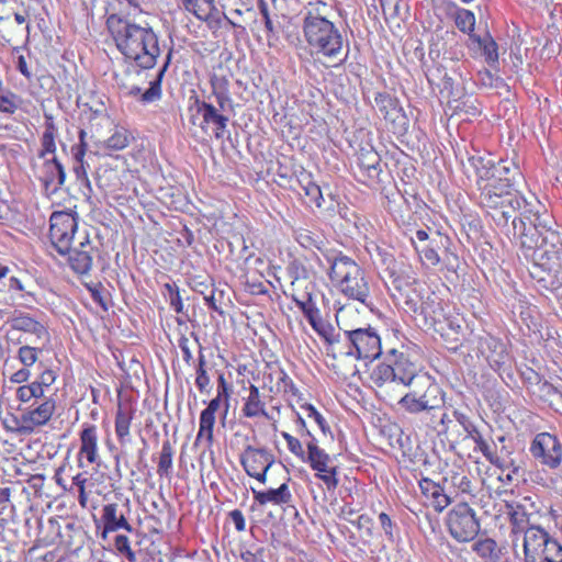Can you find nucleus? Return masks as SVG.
Listing matches in <instances>:
<instances>
[{
  "instance_id": "obj_57",
  "label": "nucleus",
  "mask_w": 562,
  "mask_h": 562,
  "mask_svg": "<svg viewBox=\"0 0 562 562\" xmlns=\"http://www.w3.org/2000/svg\"><path fill=\"white\" fill-rule=\"evenodd\" d=\"M113 546H115L116 553L123 555V558L127 559L128 562H135V552L130 546V539L127 536L116 535Z\"/></svg>"
},
{
  "instance_id": "obj_13",
  "label": "nucleus",
  "mask_w": 562,
  "mask_h": 562,
  "mask_svg": "<svg viewBox=\"0 0 562 562\" xmlns=\"http://www.w3.org/2000/svg\"><path fill=\"white\" fill-rule=\"evenodd\" d=\"M446 525H448L449 535L458 542H469L480 531V522L474 515V510L465 502L452 507L448 514Z\"/></svg>"
},
{
  "instance_id": "obj_14",
  "label": "nucleus",
  "mask_w": 562,
  "mask_h": 562,
  "mask_svg": "<svg viewBox=\"0 0 562 562\" xmlns=\"http://www.w3.org/2000/svg\"><path fill=\"white\" fill-rule=\"evenodd\" d=\"M311 467L314 476L325 484L328 492H334L339 484L337 479V467L333 464L329 454L318 447L317 440L307 441V458L300 459Z\"/></svg>"
},
{
  "instance_id": "obj_20",
  "label": "nucleus",
  "mask_w": 562,
  "mask_h": 562,
  "mask_svg": "<svg viewBox=\"0 0 562 562\" xmlns=\"http://www.w3.org/2000/svg\"><path fill=\"white\" fill-rule=\"evenodd\" d=\"M54 151L55 143H44V150L41 151L42 164L37 168L38 181L47 194L55 193L64 183L63 166L55 159Z\"/></svg>"
},
{
  "instance_id": "obj_9",
  "label": "nucleus",
  "mask_w": 562,
  "mask_h": 562,
  "mask_svg": "<svg viewBox=\"0 0 562 562\" xmlns=\"http://www.w3.org/2000/svg\"><path fill=\"white\" fill-rule=\"evenodd\" d=\"M409 392L402 395L398 406L408 414L425 413L435 417V413L441 408L443 402L440 396V387L429 378L416 380L411 384Z\"/></svg>"
},
{
  "instance_id": "obj_4",
  "label": "nucleus",
  "mask_w": 562,
  "mask_h": 562,
  "mask_svg": "<svg viewBox=\"0 0 562 562\" xmlns=\"http://www.w3.org/2000/svg\"><path fill=\"white\" fill-rule=\"evenodd\" d=\"M106 27L120 53L135 67L149 70L157 65L161 49L159 37L151 26H142L113 13L106 19Z\"/></svg>"
},
{
  "instance_id": "obj_25",
  "label": "nucleus",
  "mask_w": 562,
  "mask_h": 562,
  "mask_svg": "<svg viewBox=\"0 0 562 562\" xmlns=\"http://www.w3.org/2000/svg\"><path fill=\"white\" fill-rule=\"evenodd\" d=\"M452 417H454L456 423H458L459 427L463 428V438L464 440L471 439L475 442V451H479L492 464L498 465V458L492 449V446L488 441L483 437L481 431L473 424L471 418L463 412L454 409L452 411Z\"/></svg>"
},
{
  "instance_id": "obj_64",
  "label": "nucleus",
  "mask_w": 562,
  "mask_h": 562,
  "mask_svg": "<svg viewBox=\"0 0 562 562\" xmlns=\"http://www.w3.org/2000/svg\"><path fill=\"white\" fill-rule=\"evenodd\" d=\"M31 372L30 367H22L21 369H18L16 372L11 374L9 376V382H11L14 385H18V387L22 385H27L33 383L34 380L30 381Z\"/></svg>"
},
{
  "instance_id": "obj_32",
  "label": "nucleus",
  "mask_w": 562,
  "mask_h": 562,
  "mask_svg": "<svg viewBox=\"0 0 562 562\" xmlns=\"http://www.w3.org/2000/svg\"><path fill=\"white\" fill-rule=\"evenodd\" d=\"M79 461L86 460L87 464L99 463V430L95 424L83 423L79 432Z\"/></svg>"
},
{
  "instance_id": "obj_63",
  "label": "nucleus",
  "mask_w": 562,
  "mask_h": 562,
  "mask_svg": "<svg viewBox=\"0 0 562 562\" xmlns=\"http://www.w3.org/2000/svg\"><path fill=\"white\" fill-rule=\"evenodd\" d=\"M211 94L229 93V80L225 76L213 75L210 80Z\"/></svg>"
},
{
  "instance_id": "obj_30",
  "label": "nucleus",
  "mask_w": 562,
  "mask_h": 562,
  "mask_svg": "<svg viewBox=\"0 0 562 562\" xmlns=\"http://www.w3.org/2000/svg\"><path fill=\"white\" fill-rule=\"evenodd\" d=\"M245 390L246 395L241 397V417L250 420H269L270 414L260 389L250 384Z\"/></svg>"
},
{
  "instance_id": "obj_21",
  "label": "nucleus",
  "mask_w": 562,
  "mask_h": 562,
  "mask_svg": "<svg viewBox=\"0 0 562 562\" xmlns=\"http://www.w3.org/2000/svg\"><path fill=\"white\" fill-rule=\"evenodd\" d=\"M406 305L411 312L422 315L423 326L443 336L445 312L439 296L430 293L422 302L407 300Z\"/></svg>"
},
{
  "instance_id": "obj_39",
  "label": "nucleus",
  "mask_w": 562,
  "mask_h": 562,
  "mask_svg": "<svg viewBox=\"0 0 562 562\" xmlns=\"http://www.w3.org/2000/svg\"><path fill=\"white\" fill-rule=\"evenodd\" d=\"M426 427L437 435L443 436L452 448H456L457 445L464 440L462 432L453 429L452 420L447 413L435 415V417L430 416V424H426Z\"/></svg>"
},
{
  "instance_id": "obj_16",
  "label": "nucleus",
  "mask_w": 562,
  "mask_h": 562,
  "mask_svg": "<svg viewBox=\"0 0 562 562\" xmlns=\"http://www.w3.org/2000/svg\"><path fill=\"white\" fill-rule=\"evenodd\" d=\"M222 408V416L226 417L228 408H231V397L215 396L206 403V407L200 413V420H198V434L194 438V448L205 445L206 450L211 451L214 443V417Z\"/></svg>"
},
{
  "instance_id": "obj_35",
  "label": "nucleus",
  "mask_w": 562,
  "mask_h": 562,
  "mask_svg": "<svg viewBox=\"0 0 562 562\" xmlns=\"http://www.w3.org/2000/svg\"><path fill=\"white\" fill-rule=\"evenodd\" d=\"M135 418V407L130 400L119 401L115 412V436L120 446H125L130 441V429Z\"/></svg>"
},
{
  "instance_id": "obj_59",
  "label": "nucleus",
  "mask_w": 562,
  "mask_h": 562,
  "mask_svg": "<svg viewBox=\"0 0 562 562\" xmlns=\"http://www.w3.org/2000/svg\"><path fill=\"white\" fill-rule=\"evenodd\" d=\"M479 46L483 49V54L488 64L498 61L497 44L490 34H487L485 38H482V44H479Z\"/></svg>"
},
{
  "instance_id": "obj_2",
  "label": "nucleus",
  "mask_w": 562,
  "mask_h": 562,
  "mask_svg": "<svg viewBox=\"0 0 562 562\" xmlns=\"http://www.w3.org/2000/svg\"><path fill=\"white\" fill-rule=\"evenodd\" d=\"M513 238L533 263V279L549 291L562 286V232L546 225L540 215L521 213L513 226Z\"/></svg>"
},
{
  "instance_id": "obj_22",
  "label": "nucleus",
  "mask_w": 562,
  "mask_h": 562,
  "mask_svg": "<svg viewBox=\"0 0 562 562\" xmlns=\"http://www.w3.org/2000/svg\"><path fill=\"white\" fill-rule=\"evenodd\" d=\"M374 103L380 114L391 124L393 134L404 135L407 131L408 120L398 99L386 91L375 92Z\"/></svg>"
},
{
  "instance_id": "obj_46",
  "label": "nucleus",
  "mask_w": 562,
  "mask_h": 562,
  "mask_svg": "<svg viewBox=\"0 0 562 562\" xmlns=\"http://www.w3.org/2000/svg\"><path fill=\"white\" fill-rule=\"evenodd\" d=\"M449 108L453 114H465L469 116H476L480 114V103L476 98L464 95L458 99H451L448 102Z\"/></svg>"
},
{
  "instance_id": "obj_7",
  "label": "nucleus",
  "mask_w": 562,
  "mask_h": 562,
  "mask_svg": "<svg viewBox=\"0 0 562 562\" xmlns=\"http://www.w3.org/2000/svg\"><path fill=\"white\" fill-rule=\"evenodd\" d=\"M303 34L312 53L329 58H339L345 46L339 29L327 18L304 14Z\"/></svg>"
},
{
  "instance_id": "obj_56",
  "label": "nucleus",
  "mask_w": 562,
  "mask_h": 562,
  "mask_svg": "<svg viewBox=\"0 0 562 562\" xmlns=\"http://www.w3.org/2000/svg\"><path fill=\"white\" fill-rule=\"evenodd\" d=\"M281 438H283L284 442H286V448L290 453L295 456L299 460H305L306 451L303 449V445L299 438L292 436L288 431L281 432Z\"/></svg>"
},
{
  "instance_id": "obj_41",
  "label": "nucleus",
  "mask_w": 562,
  "mask_h": 562,
  "mask_svg": "<svg viewBox=\"0 0 562 562\" xmlns=\"http://www.w3.org/2000/svg\"><path fill=\"white\" fill-rule=\"evenodd\" d=\"M276 391L286 398L288 404H291L292 401L303 402V393L300 392L293 379L282 368L276 371Z\"/></svg>"
},
{
  "instance_id": "obj_24",
  "label": "nucleus",
  "mask_w": 562,
  "mask_h": 562,
  "mask_svg": "<svg viewBox=\"0 0 562 562\" xmlns=\"http://www.w3.org/2000/svg\"><path fill=\"white\" fill-rule=\"evenodd\" d=\"M196 104L198 112L203 117L202 128L205 133H209V130H211L210 135L213 134L217 139L226 138L227 140H231L229 132L226 128L228 114L221 112V110H218L212 102L198 101Z\"/></svg>"
},
{
  "instance_id": "obj_8",
  "label": "nucleus",
  "mask_w": 562,
  "mask_h": 562,
  "mask_svg": "<svg viewBox=\"0 0 562 562\" xmlns=\"http://www.w3.org/2000/svg\"><path fill=\"white\" fill-rule=\"evenodd\" d=\"M351 313L350 307L341 306L336 311V325L344 331L345 339L353 347V352L362 360H375L381 355V338L372 327H353L346 317Z\"/></svg>"
},
{
  "instance_id": "obj_17",
  "label": "nucleus",
  "mask_w": 562,
  "mask_h": 562,
  "mask_svg": "<svg viewBox=\"0 0 562 562\" xmlns=\"http://www.w3.org/2000/svg\"><path fill=\"white\" fill-rule=\"evenodd\" d=\"M49 240L58 254H64L71 246L78 229L76 215L70 211H54L49 218Z\"/></svg>"
},
{
  "instance_id": "obj_27",
  "label": "nucleus",
  "mask_w": 562,
  "mask_h": 562,
  "mask_svg": "<svg viewBox=\"0 0 562 562\" xmlns=\"http://www.w3.org/2000/svg\"><path fill=\"white\" fill-rule=\"evenodd\" d=\"M98 529L101 530L99 531V537L104 541L109 535L120 530L131 533L132 525H130L128 519H126L123 513L120 512L116 503H106L103 509H101Z\"/></svg>"
},
{
  "instance_id": "obj_50",
  "label": "nucleus",
  "mask_w": 562,
  "mask_h": 562,
  "mask_svg": "<svg viewBox=\"0 0 562 562\" xmlns=\"http://www.w3.org/2000/svg\"><path fill=\"white\" fill-rule=\"evenodd\" d=\"M186 11L200 20H205L210 10L214 8V0H181Z\"/></svg>"
},
{
  "instance_id": "obj_38",
  "label": "nucleus",
  "mask_w": 562,
  "mask_h": 562,
  "mask_svg": "<svg viewBox=\"0 0 562 562\" xmlns=\"http://www.w3.org/2000/svg\"><path fill=\"white\" fill-rule=\"evenodd\" d=\"M482 346L485 347V350L482 352H484L485 360H487L492 370L499 372L509 366V352L501 340L487 337Z\"/></svg>"
},
{
  "instance_id": "obj_61",
  "label": "nucleus",
  "mask_w": 562,
  "mask_h": 562,
  "mask_svg": "<svg viewBox=\"0 0 562 562\" xmlns=\"http://www.w3.org/2000/svg\"><path fill=\"white\" fill-rule=\"evenodd\" d=\"M12 494V491L10 487H0V529L5 528V526L9 524V520L3 517L5 514V510L10 507V495Z\"/></svg>"
},
{
  "instance_id": "obj_60",
  "label": "nucleus",
  "mask_w": 562,
  "mask_h": 562,
  "mask_svg": "<svg viewBox=\"0 0 562 562\" xmlns=\"http://www.w3.org/2000/svg\"><path fill=\"white\" fill-rule=\"evenodd\" d=\"M308 325H311L312 330L316 331L317 336H319L321 339H330L342 336L337 334L336 330H334L333 325H330V323L326 321L308 322Z\"/></svg>"
},
{
  "instance_id": "obj_45",
  "label": "nucleus",
  "mask_w": 562,
  "mask_h": 562,
  "mask_svg": "<svg viewBox=\"0 0 562 562\" xmlns=\"http://www.w3.org/2000/svg\"><path fill=\"white\" fill-rule=\"evenodd\" d=\"M173 446L167 439L161 442L160 454H158V462H156V474L160 476V479H170L171 477V469L173 468Z\"/></svg>"
},
{
  "instance_id": "obj_37",
  "label": "nucleus",
  "mask_w": 562,
  "mask_h": 562,
  "mask_svg": "<svg viewBox=\"0 0 562 562\" xmlns=\"http://www.w3.org/2000/svg\"><path fill=\"white\" fill-rule=\"evenodd\" d=\"M266 175L271 177L278 186L291 191H296V184L301 182L294 175L293 166L279 160L267 162Z\"/></svg>"
},
{
  "instance_id": "obj_44",
  "label": "nucleus",
  "mask_w": 562,
  "mask_h": 562,
  "mask_svg": "<svg viewBox=\"0 0 562 562\" xmlns=\"http://www.w3.org/2000/svg\"><path fill=\"white\" fill-rule=\"evenodd\" d=\"M70 151L71 157H74L75 177H77V180H79L80 183L90 188V180H88L87 177L88 164L83 160L85 153H87V143H75V145L71 146Z\"/></svg>"
},
{
  "instance_id": "obj_43",
  "label": "nucleus",
  "mask_w": 562,
  "mask_h": 562,
  "mask_svg": "<svg viewBox=\"0 0 562 562\" xmlns=\"http://www.w3.org/2000/svg\"><path fill=\"white\" fill-rule=\"evenodd\" d=\"M11 327L18 331L32 334L37 337V339H44L48 337V333L45 326L27 315L21 314L13 317V321H11Z\"/></svg>"
},
{
  "instance_id": "obj_55",
  "label": "nucleus",
  "mask_w": 562,
  "mask_h": 562,
  "mask_svg": "<svg viewBox=\"0 0 562 562\" xmlns=\"http://www.w3.org/2000/svg\"><path fill=\"white\" fill-rule=\"evenodd\" d=\"M300 408L304 409L307 413V417L314 419L316 422L317 427H319L321 432L327 435L330 432L329 424H327L326 418L321 415V413L310 403L300 402Z\"/></svg>"
},
{
  "instance_id": "obj_36",
  "label": "nucleus",
  "mask_w": 562,
  "mask_h": 562,
  "mask_svg": "<svg viewBox=\"0 0 562 562\" xmlns=\"http://www.w3.org/2000/svg\"><path fill=\"white\" fill-rule=\"evenodd\" d=\"M419 491L425 497L426 505L434 508L435 512L441 513L445 508L449 507L450 498L445 494L440 484L436 483L429 477L419 480Z\"/></svg>"
},
{
  "instance_id": "obj_19",
  "label": "nucleus",
  "mask_w": 562,
  "mask_h": 562,
  "mask_svg": "<svg viewBox=\"0 0 562 562\" xmlns=\"http://www.w3.org/2000/svg\"><path fill=\"white\" fill-rule=\"evenodd\" d=\"M443 483L451 486L456 494L473 497L474 495V480L469 470L468 463L454 457L446 461L442 467Z\"/></svg>"
},
{
  "instance_id": "obj_6",
  "label": "nucleus",
  "mask_w": 562,
  "mask_h": 562,
  "mask_svg": "<svg viewBox=\"0 0 562 562\" xmlns=\"http://www.w3.org/2000/svg\"><path fill=\"white\" fill-rule=\"evenodd\" d=\"M411 244L424 268L432 269L440 263L443 269L451 272H456L459 268V257L452 250V240L446 234L416 231V241L411 238Z\"/></svg>"
},
{
  "instance_id": "obj_52",
  "label": "nucleus",
  "mask_w": 562,
  "mask_h": 562,
  "mask_svg": "<svg viewBox=\"0 0 562 562\" xmlns=\"http://www.w3.org/2000/svg\"><path fill=\"white\" fill-rule=\"evenodd\" d=\"M164 297L169 301L170 307L177 314H182L183 312V303L182 297L180 296V291H178V286L176 283H165L164 284Z\"/></svg>"
},
{
  "instance_id": "obj_28",
  "label": "nucleus",
  "mask_w": 562,
  "mask_h": 562,
  "mask_svg": "<svg viewBox=\"0 0 562 562\" xmlns=\"http://www.w3.org/2000/svg\"><path fill=\"white\" fill-rule=\"evenodd\" d=\"M390 196L386 195V199ZM386 209H389V212L392 213V216H394L395 222H397L398 227H401L402 232H404V235H412L413 233L416 234L417 231H424L423 228H419L420 220L423 218V214L426 213V204L420 203L418 206H416L415 211H412L408 207H395L393 206V200L389 199V205H386ZM428 233H432L431 228L425 229Z\"/></svg>"
},
{
  "instance_id": "obj_23",
  "label": "nucleus",
  "mask_w": 562,
  "mask_h": 562,
  "mask_svg": "<svg viewBox=\"0 0 562 562\" xmlns=\"http://www.w3.org/2000/svg\"><path fill=\"white\" fill-rule=\"evenodd\" d=\"M530 454L544 467L558 469L561 464L562 447L558 437L549 432H540L530 443Z\"/></svg>"
},
{
  "instance_id": "obj_34",
  "label": "nucleus",
  "mask_w": 562,
  "mask_h": 562,
  "mask_svg": "<svg viewBox=\"0 0 562 562\" xmlns=\"http://www.w3.org/2000/svg\"><path fill=\"white\" fill-rule=\"evenodd\" d=\"M172 52L171 49L166 55L165 61L161 67L158 69L155 78L150 80L148 89L142 92V89L137 86L131 87L127 94L131 97L139 95V101L142 103H151L161 99V82L162 78L171 63Z\"/></svg>"
},
{
  "instance_id": "obj_53",
  "label": "nucleus",
  "mask_w": 562,
  "mask_h": 562,
  "mask_svg": "<svg viewBox=\"0 0 562 562\" xmlns=\"http://www.w3.org/2000/svg\"><path fill=\"white\" fill-rule=\"evenodd\" d=\"M40 352H42V349L25 345L18 348L16 359L23 368H32L38 360Z\"/></svg>"
},
{
  "instance_id": "obj_1",
  "label": "nucleus",
  "mask_w": 562,
  "mask_h": 562,
  "mask_svg": "<svg viewBox=\"0 0 562 562\" xmlns=\"http://www.w3.org/2000/svg\"><path fill=\"white\" fill-rule=\"evenodd\" d=\"M456 158L467 161L475 170L476 204L492 220L497 229L506 235L509 233V222L519 223L522 213L536 214L525 200L513 189L509 168L494 162L490 154L476 147L474 143H454L452 146Z\"/></svg>"
},
{
  "instance_id": "obj_48",
  "label": "nucleus",
  "mask_w": 562,
  "mask_h": 562,
  "mask_svg": "<svg viewBox=\"0 0 562 562\" xmlns=\"http://www.w3.org/2000/svg\"><path fill=\"white\" fill-rule=\"evenodd\" d=\"M395 381L398 382V374L391 370L386 363H378L369 371V382L378 387Z\"/></svg>"
},
{
  "instance_id": "obj_62",
  "label": "nucleus",
  "mask_w": 562,
  "mask_h": 562,
  "mask_svg": "<svg viewBox=\"0 0 562 562\" xmlns=\"http://www.w3.org/2000/svg\"><path fill=\"white\" fill-rule=\"evenodd\" d=\"M44 117L45 122L42 140H54L58 137V124L55 122L52 114L45 113Z\"/></svg>"
},
{
  "instance_id": "obj_54",
  "label": "nucleus",
  "mask_w": 562,
  "mask_h": 562,
  "mask_svg": "<svg viewBox=\"0 0 562 562\" xmlns=\"http://www.w3.org/2000/svg\"><path fill=\"white\" fill-rule=\"evenodd\" d=\"M21 104H22V99L18 94L8 90L0 98V112L7 113V114H13L21 106Z\"/></svg>"
},
{
  "instance_id": "obj_33",
  "label": "nucleus",
  "mask_w": 562,
  "mask_h": 562,
  "mask_svg": "<svg viewBox=\"0 0 562 562\" xmlns=\"http://www.w3.org/2000/svg\"><path fill=\"white\" fill-rule=\"evenodd\" d=\"M291 477L286 475L283 483L279 484L277 488H268L266 491H256L251 488V495H254V502L260 507L271 506H283L293 499V495L289 490V482Z\"/></svg>"
},
{
  "instance_id": "obj_49",
  "label": "nucleus",
  "mask_w": 562,
  "mask_h": 562,
  "mask_svg": "<svg viewBox=\"0 0 562 562\" xmlns=\"http://www.w3.org/2000/svg\"><path fill=\"white\" fill-rule=\"evenodd\" d=\"M194 374H196L194 375V385H196L198 392H200V394H209L211 391V379L207 373L206 359L202 352L198 355V364Z\"/></svg>"
},
{
  "instance_id": "obj_29",
  "label": "nucleus",
  "mask_w": 562,
  "mask_h": 562,
  "mask_svg": "<svg viewBox=\"0 0 562 562\" xmlns=\"http://www.w3.org/2000/svg\"><path fill=\"white\" fill-rule=\"evenodd\" d=\"M95 247L88 237H83L82 241L79 243L78 248L68 247L65 252H59L61 256H68V266L71 271L78 276H86L90 273L93 262V252Z\"/></svg>"
},
{
  "instance_id": "obj_47",
  "label": "nucleus",
  "mask_w": 562,
  "mask_h": 562,
  "mask_svg": "<svg viewBox=\"0 0 562 562\" xmlns=\"http://www.w3.org/2000/svg\"><path fill=\"white\" fill-rule=\"evenodd\" d=\"M456 25L462 32L469 34L470 38L482 44V37L474 34L475 15L472 11L467 9H459L456 14Z\"/></svg>"
},
{
  "instance_id": "obj_5",
  "label": "nucleus",
  "mask_w": 562,
  "mask_h": 562,
  "mask_svg": "<svg viewBox=\"0 0 562 562\" xmlns=\"http://www.w3.org/2000/svg\"><path fill=\"white\" fill-rule=\"evenodd\" d=\"M329 280L345 297L367 305L370 297L369 280L363 268L340 252L329 262Z\"/></svg>"
},
{
  "instance_id": "obj_31",
  "label": "nucleus",
  "mask_w": 562,
  "mask_h": 562,
  "mask_svg": "<svg viewBox=\"0 0 562 562\" xmlns=\"http://www.w3.org/2000/svg\"><path fill=\"white\" fill-rule=\"evenodd\" d=\"M81 121L82 126L78 130L79 140H86V138L101 140L102 130L111 126V120L103 109L86 112Z\"/></svg>"
},
{
  "instance_id": "obj_11",
  "label": "nucleus",
  "mask_w": 562,
  "mask_h": 562,
  "mask_svg": "<svg viewBox=\"0 0 562 562\" xmlns=\"http://www.w3.org/2000/svg\"><path fill=\"white\" fill-rule=\"evenodd\" d=\"M356 164H358V171H356L358 181L369 189L382 191L383 184L387 180V173L383 171L381 157L372 143H359V148L356 150Z\"/></svg>"
},
{
  "instance_id": "obj_15",
  "label": "nucleus",
  "mask_w": 562,
  "mask_h": 562,
  "mask_svg": "<svg viewBox=\"0 0 562 562\" xmlns=\"http://www.w3.org/2000/svg\"><path fill=\"white\" fill-rule=\"evenodd\" d=\"M273 463H276V457L267 447L246 445L239 454V464H241L243 471L261 484L267 483V472Z\"/></svg>"
},
{
  "instance_id": "obj_12",
  "label": "nucleus",
  "mask_w": 562,
  "mask_h": 562,
  "mask_svg": "<svg viewBox=\"0 0 562 562\" xmlns=\"http://www.w3.org/2000/svg\"><path fill=\"white\" fill-rule=\"evenodd\" d=\"M321 271L322 261L316 252L292 257V260L286 265L288 277L292 280V283H290V292H293V290L303 291L305 286H307V291L312 292V280L315 279Z\"/></svg>"
},
{
  "instance_id": "obj_18",
  "label": "nucleus",
  "mask_w": 562,
  "mask_h": 562,
  "mask_svg": "<svg viewBox=\"0 0 562 562\" xmlns=\"http://www.w3.org/2000/svg\"><path fill=\"white\" fill-rule=\"evenodd\" d=\"M326 346V355L331 358V368L340 375H350L355 372V362L362 360L353 351V347L344 336L323 339Z\"/></svg>"
},
{
  "instance_id": "obj_3",
  "label": "nucleus",
  "mask_w": 562,
  "mask_h": 562,
  "mask_svg": "<svg viewBox=\"0 0 562 562\" xmlns=\"http://www.w3.org/2000/svg\"><path fill=\"white\" fill-rule=\"evenodd\" d=\"M56 378L52 369H46L32 383L16 387L14 398L20 405L26 407L22 411V415H13L4 420L5 431L15 436H31L50 423L57 403L53 395L46 396L45 393Z\"/></svg>"
},
{
  "instance_id": "obj_26",
  "label": "nucleus",
  "mask_w": 562,
  "mask_h": 562,
  "mask_svg": "<svg viewBox=\"0 0 562 562\" xmlns=\"http://www.w3.org/2000/svg\"><path fill=\"white\" fill-rule=\"evenodd\" d=\"M390 370L398 375V383L404 386L414 385L417 380L429 376H418L416 362L411 358V353L397 349L389 351Z\"/></svg>"
},
{
  "instance_id": "obj_10",
  "label": "nucleus",
  "mask_w": 562,
  "mask_h": 562,
  "mask_svg": "<svg viewBox=\"0 0 562 562\" xmlns=\"http://www.w3.org/2000/svg\"><path fill=\"white\" fill-rule=\"evenodd\" d=\"M524 562H562V546L540 526L524 531Z\"/></svg>"
},
{
  "instance_id": "obj_40",
  "label": "nucleus",
  "mask_w": 562,
  "mask_h": 562,
  "mask_svg": "<svg viewBox=\"0 0 562 562\" xmlns=\"http://www.w3.org/2000/svg\"><path fill=\"white\" fill-rule=\"evenodd\" d=\"M290 296H292L296 307L302 311L304 317L307 318V323L324 321L321 316V311L312 300V291H307L306 288L304 291L293 290V292H290Z\"/></svg>"
},
{
  "instance_id": "obj_58",
  "label": "nucleus",
  "mask_w": 562,
  "mask_h": 562,
  "mask_svg": "<svg viewBox=\"0 0 562 562\" xmlns=\"http://www.w3.org/2000/svg\"><path fill=\"white\" fill-rule=\"evenodd\" d=\"M71 484L77 488L79 493V505L80 508L87 509L88 506V494H87V477L83 473H77L71 477Z\"/></svg>"
},
{
  "instance_id": "obj_42",
  "label": "nucleus",
  "mask_w": 562,
  "mask_h": 562,
  "mask_svg": "<svg viewBox=\"0 0 562 562\" xmlns=\"http://www.w3.org/2000/svg\"><path fill=\"white\" fill-rule=\"evenodd\" d=\"M472 551L479 557L480 562H497L502 554L501 546L487 537L476 539L472 544Z\"/></svg>"
},
{
  "instance_id": "obj_51",
  "label": "nucleus",
  "mask_w": 562,
  "mask_h": 562,
  "mask_svg": "<svg viewBox=\"0 0 562 562\" xmlns=\"http://www.w3.org/2000/svg\"><path fill=\"white\" fill-rule=\"evenodd\" d=\"M296 188L304 190L305 199H307L305 203L308 206L321 209L324 199L322 198L321 188L316 183L308 180L305 184H296Z\"/></svg>"
}]
</instances>
